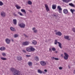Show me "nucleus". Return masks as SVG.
Masks as SVG:
<instances>
[{"instance_id":"50","label":"nucleus","mask_w":75,"mask_h":75,"mask_svg":"<svg viewBox=\"0 0 75 75\" xmlns=\"http://www.w3.org/2000/svg\"><path fill=\"white\" fill-rule=\"evenodd\" d=\"M70 68V67H69V68Z\"/></svg>"},{"instance_id":"44","label":"nucleus","mask_w":75,"mask_h":75,"mask_svg":"<svg viewBox=\"0 0 75 75\" xmlns=\"http://www.w3.org/2000/svg\"><path fill=\"white\" fill-rule=\"evenodd\" d=\"M49 51H51V49L50 48H49Z\"/></svg>"},{"instance_id":"20","label":"nucleus","mask_w":75,"mask_h":75,"mask_svg":"<svg viewBox=\"0 0 75 75\" xmlns=\"http://www.w3.org/2000/svg\"><path fill=\"white\" fill-rule=\"evenodd\" d=\"M57 43L59 44V47L60 48H62V44L61 43L59 42H57Z\"/></svg>"},{"instance_id":"49","label":"nucleus","mask_w":75,"mask_h":75,"mask_svg":"<svg viewBox=\"0 0 75 75\" xmlns=\"http://www.w3.org/2000/svg\"><path fill=\"white\" fill-rule=\"evenodd\" d=\"M25 36L26 37V35H25Z\"/></svg>"},{"instance_id":"38","label":"nucleus","mask_w":75,"mask_h":75,"mask_svg":"<svg viewBox=\"0 0 75 75\" xmlns=\"http://www.w3.org/2000/svg\"><path fill=\"white\" fill-rule=\"evenodd\" d=\"M52 51H55V48L54 47H52Z\"/></svg>"},{"instance_id":"10","label":"nucleus","mask_w":75,"mask_h":75,"mask_svg":"<svg viewBox=\"0 0 75 75\" xmlns=\"http://www.w3.org/2000/svg\"><path fill=\"white\" fill-rule=\"evenodd\" d=\"M64 38L69 41L70 40V38H69V36H64Z\"/></svg>"},{"instance_id":"43","label":"nucleus","mask_w":75,"mask_h":75,"mask_svg":"<svg viewBox=\"0 0 75 75\" xmlns=\"http://www.w3.org/2000/svg\"><path fill=\"white\" fill-rule=\"evenodd\" d=\"M22 51H23V52H26V51H25V50H22Z\"/></svg>"},{"instance_id":"42","label":"nucleus","mask_w":75,"mask_h":75,"mask_svg":"<svg viewBox=\"0 0 75 75\" xmlns=\"http://www.w3.org/2000/svg\"><path fill=\"white\" fill-rule=\"evenodd\" d=\"M26 56L27 57H31V55H27Z\"/></svg>"},{"instance_id":"41","label":"nucleus","mask_w":75,"mask_h":75,"mask_svg":"<svg viewBox=\"0 0 75 75\" xmlns=\"http://www.w3.org/2000/svg\"><path fill=\"white\" fill-rule=\"evenodd\" d=\"M62 1L64 2H65L66 3L67 2V0H62Z\"/></svg>"},{"instance_id":"22","label":"nucleus","mask_w":75,"mask_h":75,"mask_svg":"<svg viewBox=\"0 0 75 75\" xmlns=\"http://www.w3.org/2000/svg\"><path fill=\"white\" fill-rule=\"evenodd\" d=\"M32 44H33L34 45H35L37 44V41L35 40H33L32 42Z\"/></svg>"},{"instance_id":"25","label":"nucleus","mask_w":75,"mask_h":75,"mask_svg":"<svg viewBox=\"0 0 75 75\" xmlns=\"http://www.w3.org/2000/svg\"><path fill=\"white\" fill-rule=\"evenodd\" d=\"M21 12H23V13H24L25 14H26V12H25V10L24 9H22L21 10Z\"/></svg>"},{"instance_id":"36","label":"nucleus","mask_w":75,"mask_h":75,"mask_svg":"<svg viewBox=\"0 0 75 75\" xmlns=\"http://www.w3.org/2000/svg\"><path fill=\"white\" fill-rule=\"evenodd\" d=\"M58 43V42H57V40H55V42H54V44H57Z\"/></svg>"},{"instance_id":"5","label":"nucleus","mask_w":75,"mask_h":75,"mask_svg":"<svg viewBox=\"0 0 75 75\" xmlns=\"http://www.w3.org/2000/svg\"><path fill=\"white\" fill-rule=\"evenodd\" d=\"M29 44H30L29 42H25L22 43L23 45L25 46L28 45H29Z\"/></svg>"},{"instance_id":"19","label":"nucleus","mask_w":75,"mask_h":75,"mask_svg":"<svg viewBox=\"0 0 75 75\" xmlns=\"http://www.w3.org/2000/svg\"><path fill=\"white\" fill-rule=\"evenodd\" d=\"M26 51H28V52H31L30 47L27 48L26 49Z\"/></svg>"},{"instance_id":"33","label":"nucleus","mask_w":75,"mask_h":75,"mask_svg":"<svg viewBox=\"0 0 75 75\" xmlns=\"http://www.w3.org/2000/svg\"><path fill=\"white\" fill-rule=\"evenodd\" d=\"M1 59H2V60H7L6 58H4V57H1Z\"/></svg>"},{"instance_id":"12","label":"nucleus","mask_w":75,"mask_h":75,"mask_svg":"<svg viewBox=\"0 0 75 75\" xmlns=\"http://www.w3.org/2000/svg\"><path fill=\"white\" fill-rule=\"evenodd\" d=\"M57 8L58 9H59V13H62L61 11H62V8H61V7L59 6H58L57 7Z\"/></svg>"},{"instance_id":"18","label":"nucleus","mask_w":75,"mask_h":75,"mask_svg":"<svg viewBox=\"0 0 75 75\" xmlns=\"http://www.w3.org/2000/svg\"><path fill=\"white\" fill-rule=\"evenodd\" d=\"M38 72L39 74H42V73H43V71H41L40 69H39L38 70Z\"/></svg>"},{"instance_id":"40","label":"nucleus","mask_w":75,"mask_h":75,"mask_svg":"<svg viewBox=\"0 0 75 75\" xmlns=\"http://www.w3.org/2000/svg\"><path fill=\"white\" fill-rule=\"evenodd\" d=\"M59 69H60V70H61V69H62V67H59Z\"/></svg>"},{"instance_id":"6","label":"nucleus","mask_w":75,"mask_h":75,"mask_svg":"<svg viewBox=\"0 0 75 75\" xmlns=\"http://www.w3.org/2000/svg\"><path fill=\"white\" fill-rule=\"evenodd\" d=\"M1 15L2 17H6V13H5V12L3 11L1 12Z\"/></svg>"},{"instance_id":"46","label":"nucleus","mask_w":75,"mask_h":75,"mask_svg":"<svg viewBox=\"0 0 75 75\" xmlns=\"http://www.w3.org/2000/svg\"><path fill=\"white\" fill-rule=\"evenodd\" d=\"M11 40L12 42H14V40L13 39H12Z\"/></svg>"},{"instance_id":"17","label":"nucleus","mask_w":75,"mask_h":75,"mask_svg":"<svg viewBox=\"0 0 75 75\" xmlns=\"http://www.w3.org/2000/svg\"><path fill=\"white\" fill-rule=\"evenodd\" d=\"M13 24L14 25H17V20L16 19H14L13 20Z\"/></svg>"},{"instance_id":"24","label":"nucleus","mask_w":75,"mask_h":75,"mask_svg":"<svg viewBox=\"0 0 75 75\" xmlns=\"http://www.w3.org/2000/svg\"><path fill=\"white\" fill-rule=\"evenodd\" d=\"M10 29L12 31H15V29L12 27H10Z\"/></svg>"},{"instance_id":"48","label":"nucleus","mask_w":75,"mask_h":75,"mask_svg":"<svg viewBox=\"0 0 75 75\" xmlns=\"http://www.w3.org/2000/svg\"><path fill=\"white\" fill-rule=\"evenodd\" d=\"M14 15V16H17V15H16V14H15Z\"/></svg>"},{"instance_id":"16","label":"nucleus","mask_w":75,"mask_h":75,"mask_svg":"<svg viewBox=\"0 0 75 75\" xmlns=\"http://www.w3.org/2000/svg\"><path fill=\"white\" fill-rule=\"evenodd\" d=\"M57 6L55 4H53L52 5V8L53 10H55L56 9Z\"/></svg>"},{"instance_id":"32","label":"nucleus","mask_w":75,"mask_h":75,"mask_svg":"<svg viewBox=\"0 0 75 75\" xmlns=\"http://www.w3.org/2000/svg\"><path fill=\"white\" fill-rule=\"evenodd\" d=\"M18 14H19V15H20V16H23V14H22L20 12H18Z\"/></svg>"},{"instance_id":"27","label":"nucleus","mask_w":75,"mask_h":75,"mask_svg":"<svg viewBox=\"0 0 75 75\" xmlns=\"http://www.w3.org/2000/svg\"><path fill=\"white\" fill-rule=\"evenodd\" d=\"M44 71H44H43V74H45L47 72V70L45 69Z\"/></svg>"},{"instance_id":"35","label":"nucleus","mask_w":75,"mask_h":75,"mask_svg":"<svg viewBox=\"0 0 75 75\" xmlns=\"http://www.w3.org/2000/svg\"><path fill=\"white\" fill-rule=\"evenodd\" d=\"M2 55L4 56V57H5V56H6V54L5 53H2Z\"/></svg>"},{"instance_id":"47","label":"nucleus","mask_w":75,"mask_h":75,"mask_svg":"<svg viewBox=\"0 0 75 75\" xmlns=\"http://www.w3.org/2000/svg\"><path fill=\"white\" fill-rule=\"evenodd\" d=\"M74 74H75V70H74Z\"/></svg>"},{"instance_id":"34","label":"nucleus","mask_w":75,"mask_h":75,"mask_svg":"<svg viewBox=\"0 0 75 75\" xmlns=\"http://www.w3.org/2000/svg\"><path fill=\"white\" fill-rule=\"evenodd\" d=\"M4 4L1 2V1H0V6H3Z\"/></svg>"},{"instance_id":"39","label":"nucleus","mask_w":75,"mask_h":75,"mask_svg":"<svg viewBox=\"0 0 75 75\" xmlns=\"http://www.w3.org/2000/svg\"><path fill=\"white\" fill-rule=\"evenodd\" d=\"M72 30L73 32H75V28H73L72 29Z\"/></svg>"},{"instance_id":"28","label":"nucleus","mask_w":75,"mask_h":75,"mask_svg":"<svg viewBox=\"0 0 75 75\" xmlns=\"http://www.w3.org/2000/svg\"><path fill=\"white\" fill-rule=\"evenodd\" d=\"M28 3L29 5H31L32 4V2L30 1H28Z\"/></svg>"},{"instance_id":"9","label":"nucleus","mask_w":75,"mask_h":75,"mask_svg":"<svg viewBox=\"0 0 75 75\" xmlns=\"http://www.w3.org/2000/svg\"><path fill=\"white\" fill-rule=\"evenodd\" d=\"M63 12L64 14H67L68 13V10L67 9H64L63 10Z\"/></svg>"},{"instance_id":"45","label":"nucleus","mask_w":75,"mask_h":75,"mask_svg":"<svg viewBox=\"0 0 75 75\" xmlns=\"http://www.w3.org/2000/svg\"><path fill=\"white\" fill-rule=\"evenodd\" d=\"M63 56H64V55L62 54L61 55V57H63Z\"/></svg>"},{"instance_id":"31","label":"nucleus","mask_w":75,"mask_h":75,"mask_svg":"<svg viewBox=\"0 0 75 75\" xmlns=\"http://www.w3.org/2000/svg\"><path fill=\"white\" fill-rule=\"evenodd\" d=\"M69 5L70 6H71V7H74V5L72 3L69 4Z\"/></svg>"},{"instance_id":"13","label":"nucleus","mask_w":75,"mask_h":75,"mask_svg":"<svg viewBox=\"0 0 75 75\" xmlns=\"http://www.w3.org/2000/svg\"><path fill=\"white\" fill-rule=\"evenodd\" d=\"M6 50V48L4 46H2L0 47V50L1 51H3L5 50Z\"/></svg>"},{"instance_id":"8","label":"nucleus","mask_w":75,"mask_h":75,"mask_svg":"<svg viewBox=\"0 0 75 75\" xmlns=\"http://www.w3.org/2000/svg\"><path fill=\"white\" fill-rule=\"evenodd\" d=\"M19 25L21 28H24L25 27V24L23 23H21L19 24Z\"/></svg>"},{"instance_id":"15","label":"nucleus","mask_w":75,"mask_h":75,"mask_svg":"<svg viewBox=\"0 0 75 75\" xmlns=\"http://www.w3.org/2000/svg\"><path fill=\"white\" fill-rule=\"evenodd\" d=\"M32 30H33L34 33H37L38 32V30L35 29V28H32Z\"/></svg>"},{"instance_id":"26","label":"nucleus","mask_w":75,"mask_h":75,"mask_svg":"<svg viewBox=\"0 0 75 75\" xmlns=\"http://www.w3.org/2000/svg\"><path fill=\"white\" fill-rule=\"evenodd\" d=\"M35 59L36 61H39V59L38 58V57H35Z\"/></svg>"},{"instance_id":"23","label":"nucleus","mask_w":75,"mask_h":75,"mask_svg":"<svg viewBox=\"0 0 75 75\" xmlns=\"http://www.w3.org/2000/svg\"><path fill=\"white\" fill-rule=\"evenodd\" d=\"M52 60H54V59H55V60H59V59H58V58H54V57H52Z\"/></svg>"},{"instance_id":"14","label":"nucleus","mask_w":75,"mask_h":75,"mask_svg":"<svg viewBox=\"0 0 75 75\" xmlns=\"http://www.w3.org/2000/svg\"><path fill=\"white\" fill-rule=\"evenodd\" d=\"M22 59L23 58H22V57L20 56H18L17 58V59L18 60H19V61H21V60H22Z\"/></svg>"},{"instance_id":"21","label":"nucleus","mask_w":75,"mask_h":75,"mask_svg":"<svg viewBox=\"0 0 75 75\" xmlns=\"http://www.w3.org/2000/svg\"><path fill=\"white\" fill-rule=\"evenodd\" d=\"M15 7H16L17 9H20V8H21V7L20 6H18V5H15Z\"/></svg>"},{"instance_id":"1","label":"nucleus","mask_w":75,"mask_h":75,"mask_svg":"<svg viewBox=\"0 0 75 75\" xmlns=\"http://www.w3.org/2000/svg\"><path fill=\"white\" fill-rule=\"evenodd\" d=\"M58 30H54V32H55V34H56L57 35H59V36H61L62 35V33L60 31H58L57 32Z\"/></svg>"},{"instance_id":"11","label":"nucleus","mask_w":75,"mask_h":75,"mask_svg":"<svg viewBox=\"0 0 75 75\" xmlns=\"http://www.w3.org/2000/svg\"><path fill=\"white\" fill-rule=\"evenodd\" d=\"M30 52H34L35 50V49L32 46H30Z\"/></svg>"},{"instance_id":"4","label":"nucleus","mask_w":75,"mask_h":75,"mask_svg":"<svg viewBox=\"0 0 75 75\" xmlns=\"http://www.w3.org/2000/svg\"><path fill=\"white\" fill-rule=\"evenodd\" d=\"M45 7L46 8V10L47 11H50V9H49V8L48 6V4H45Z\"/></svg>"},{"instance_id":"2","label":"nucleus","mask_w":75,"mask_h":75,"mask_svg":"<svg viewBox=\"0 0 75 75\" xmlns=\"http://www.w3.org/2000/svg\"><path fill=\"white\" fill-rule=\"evenodd\" d=\"M64 59L65 60L67 59H68V54H67L66 53H64Z\"/></svg>"},{"instance_id":"3","label":"nucleus","mask_w":75,"mask_h":75,"mask_svg":"<svg viewBox=\"0 0 75 75\" xmlns=\"http://www.w3.org/2000/svg\"><path fill=\"white\" fill-rule=\"evenodd\" d=\"M40 63L42 66H44L46 65V62H45L41 61L40 62Z\"/></svg>"},{"instance_id":"30","label":"nucleus","mask_w":75,"mask_h":75,"mask_svg":"<svg viewBox=\"0 0 75 75\" xmlns=\"http://www.w3.org/2000/svg\"><path fill=\"white\" fill-rule=\"evenodd\" d=\"M70 11H71V12L73 14H74V12L75 11V10L74 9H71L70 10Z\"/></svg>"},{"instance_id":"7","label":"nucleus","mask_w":75,"mask_h":75,"mask_svg":"<svg viewBox=\"0 0 75 75\" xmlns=\"http://www.w3.org/2000/svg\"><path fill=\"white\" fill-rule=\"evenodd\" d=\"M5 42L8 44H10V40L8 38H7L5 40Z\"/></svg>"},{"instance_id":"29","label":"nucleus","mask_w":75,"mask_h":75,"mask_svg":"<svg viewBox=\"0 0 75 75\" xmlns=\"http://www.w3.org/2000/svg\"><path fill=\"white\" fill-rule=\"evenodd\" d=\"M28 65H29V66H32V62H28Z\"/></svg>"},{"instance_id":"37","label":"nucleus","mask_w":75,"mask_h":75,"mask_svg":"<svg viewBox=\"0 0 75 75\" xmlns=\"http://www.w3.org/2000/svg\"><path fill=\"white\" fill-rule=\"evenodd\" d=\"M18 35L15 34V35L14 37L15 38H16V37H18Z\"/></svg>"}]
</instances>
